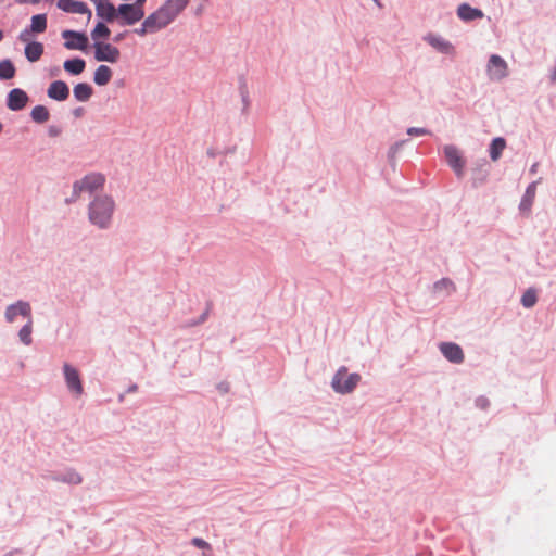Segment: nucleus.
<instances>
[{
	"mask_svg": "<svg viewBox=\"0 0 556 556\" xmlns=\"http://www.w3.org/2000/svg\"><path fill=\"white\" fill-rule=\"evenodd\" d=\"M189 0H166L155 12L144 18L135 33L141 37L168 26L188 5Z\"/></svg>",
	"mask_w": 556,
	"mask_h": 556,
	"instance_id": "obj_1",
	"label": "nucleus"
},
{
	"mask_svg": "<svg viewBox=\"0 0 556 556\" xmlns=\"http://www.w3.org/2000/svg\"><path fill=\"white\" fill-rule=\"evenodd\" d=\"M189 0H166L155 12L144 18L135 33L141 37L168 26L188 5Z\"/></svg>",
	"mask_w": 556,
	"mask_h": 556,
	"instance_id": "obj_2",
	"label": "nucleus"
},
{
	"mask_svg": "<svg viewBox=\"0 0 556 556\" xmlns=\"http://www.w3.org/2000/svg\"><path fill=\"white\" fill-rule=\"evenodd\" d=\"M114 203L109 197H100L89 206V219L100 228L106 227L112 218Z\"/></svg>",
	"mask_w": 556,
	"mask_h": 556,
	"instance_id": "obj_3",
	"label": "nucleus"
},
{
	"mask_svg": "<svg viewBox=\"0 0 556 556\" xmlns=\"http://www.w3.org/2000/svg\"><path fill=\"white\" fill-rule=\"evenodd\" d=\"M361 381L358 374H349L345 367H341L332 378L333 390L341 394L351 393Z\"/></svg>",
	"mask_w": 556,
	"mask_h": 556,
	"instance_id": "obj_4",
	"label": "nucleus"
},
{
	"mask_svg": "<svg viewBox=\"0 0 556 556\" xmlns=\"http://www.w3.org/2000/svg\"><path fill=\"white\" fill-rule=\"evenodd\" d=\"M104 181L105 179L103 175L99 173H91L74 184V192L79 193L86 191L91 193L102 188Z\"/></svg>",
	"mask_w": 556,
	"mask_h": 556,
	"instance_id": "obj_5",
	"label": "nucleus"
},
{
	"mask_svg": "<svg viewBox=\"0 0 556 556\" xmlns=\"http://www.w3.org/2000/svg\"><path fill=\"white\" fill-rule=\"evenodd\" d=\"M144 16L142 8L134 4H121L117 8V17L121 18V24L132 25Z\"/></svg>",
	"mask_w": 556,
	"mask_h": 556,
	"instance_id": "obj_6",
	"label": "nucleus"
},
{
	"mask_svg": "<svg viewBox=\"0 0 556 556\" xmlns=\"http://www.w3.org/2000/svg\"><path fill=\"white\" fill-rule=\"evenodd\" d=\"M119 55V50L111 43H94V59L99 62L105 61L110 63H115L118 61Z\"/></svg>",
	"mask_w": 556,
	"mask_h": 556,
	"instance_id": "obj_7",
	"label": "nucleus"
},
{
	"mask_svg": "<svg viewBox=\"0 0 556 556\" xmlns=\"http://www.w3.org/2000/svg\"><path fill=\"white\" fill-rule=\"evenodd\" d=\"M65 382L68 390L74 393L76 396H79L84 392L83 383L80 380V375L78 370L72 367L70 364L65 363L63 366Z\"/></svg>",
	"mask_w": 556,
	"mask_h": 556,
	"instance_id": "obj_8",
	"label": "nucleus"
},
{
	"mask_svg": "<svg viewBox=\"0 0 556 556\" xmlns=\"http://www.w3.org/2000/svg\"><path fill=\"white\" fill-rule=\"evenodd\" d=\"M62 37L66 39L64 47L68 50H86L88 46V38L84 33L74 30H64Z\"/></svg>",
	"mask_w": 556,
	"mask_h": 556,
	"instance_id": "obj_9",
	"label": "nucleus"
},
{
	"mask_svg": "<svg viewBox=\"0 0 556 556\" xmlns=\"http://www.w3.org/2000/svg\"><path fill=\"white\" fill-rule=\"evenodd\" d=\"M488 73L491 79L501 80L508 74V66L504 59L493 54L488 63Z\"/></svg>",
	"mask_w": 556,
	"mask_h": 556,
	"instance_id": "obj_10",
	"label": "nucleus"
},
{
	"mask_svg": "<svg viewBox=\"0 0 556 556\" xmlns=\"http://www.w3.org/2000/svg\"><path fill=\"white\" fill-rule=\"evenodd\" d=\"M444 155L448 165L454 169L457 176H462L465 167V161L459 150L454 146L444 147Z\"/></svg>",
	"mask_w": 556,
	"mask_h": 556,
	"instance_id": "obj_11",
	"label": "nucleus"
},
{
	"mask_svg": "<svg viewBox=\"0 0 556 556\" xmlns=\"http://www.w3.org/2000/svg\"><path fill=\"white\" fill-rule=\"evenodd\" d=\"M96 7L97 16L105 22L117 18V9L109 0H90Z\"/></svg>",
	"mask_w": 556,
	"mask_h": 556,
	"instance_id": "obj_12",
	"label": "nucleus"
},
{
	"mask_svg": "<svg viewBox=\"0 0 556 556\" xmlns=\"http://www.w3.org/2000/svg\"><path fill=\"white\" fill-rule=\"evenodd\" d=\"M58 8L67 13L87 14L91 18V11L87 4L77 0H58Z\"/></svg>",
	"mask_w": 556,
	"mask_h": 556,
	"instance_id": "obj_13",
	"label": "nucleus"
},
{
	"mask_svg": "<svg viewBox=\"0 0 556 556\" xmlns=\"http://www.w3.org/2000/svg\"><path fill=\"white\" fill-rule=\"evenodd\" d=\"M440 351L446 359L452 363L460 364L464 361V352L462 348L453 342H443L440 344Z\"/></svg>",
	"mask_w": 556,
	"mask_h": 556,
	"instance_id": "obj_14",
	"label": "nucleus"
},
{
	"mask_svg": "<svg viewBox=\"0 0 556 556\" xmlns=\"http://www.w3.org/2000/svg\"><path fill=\"white\" fill-rule=\"evenodd\" d=\"M17 315H22L24 317L30 318L31 317V308H30L29 303L24 302V301H18L15 304H12L7 307L5 319L9 323H13Z\"/></svg>",
	"mask_w": 556,
	"mask_h": 556,
	"instance_id": "obj_15",
	"label": "nucleus"
},
{
	"mask_svg": "<svg viewBox=\"0 0 556 556\" xmlns=\"http://www.w3.org/2000/svg\"><path fill=\"white\" fill-rule=\"evenodd\" d=\"M27 93L18 88L12 89L8 94L7 105L12 111H20L27 104Z\"/></svg>",
	"mask_w": 556,
	"mask_h": 556,
	"instance_id": "obj_16",
	"label": "nucleus"
},
{
	"mask_svg": "<svg viewBox=\"0 0 556 556\" xmlns=\"http://www.w3.org/2000/svg\"><path fill=\"white\" fill-rule=\"evenodd\" d=\"M49 98L56 101H65L70 96V88L63 80L52 81L47 90Z\"/></svg>",
	"mask_w": 556,
	"mask_h": 556,
	"instance_id": "obj_17",
	"label": "nucleus"
},
{
	"mask_svg": "<svg viewBox=\"0 0 556 556\" xmlns=\"http://www.w3.org/2000/svg\"><path fill=\"white\" fill-rule=\"evenodd\" d=\"M425 40L431 47H433L435 50H438L441 53H445V54L454 53V47L448 41H446L444 38H442V37H440L438 35L428 34L425 37Z\"/></svg>",
	"mask_w": 556,
	"mask_h": 556,
	"instance_id": "obj_18",
	"label": "nucleus"
},
{
	"mask_svg": "<svg viewBox=\"0 0 556 556\" xmlns=\"http://www.w3.org/2000/svg\"><path fill=\"white\" fill-rule=\"evenodd\" d=\"M457 15L463 21H472L476 18H481L483 13L478 9L471 8L467 3H463L457 9Z\"/></svg>",
	"mask_w": 556,
	"mask_h": 556,
	"instance_id": "obj_19",
	"label": "nucleus"
},
{
	"mask_svg": "<svg viewBox=\"0 0 556 556\" xmlns=\"http://www.w3.org/2000/svg\"><path fill=\"white\" fill-rule=\"evenodd\" d=\"M43 54V45L38 41L28 42L25 47V56L29 62H37Z\"/></svg>",
	"mask_w": 556,
	"mask_h": 556,
	"instance_id": "obj_20",
	"label": "nucleus"
},
{
	"mask_svg": "<svg viewBox=\"0 0 556 556\" xmlns=\"http://www.w3.org/2000/svg\"><path fill=\"white\" fill-rule=\"evenodd\" d=\"M64 70L72 75H79L86 67V62L83 59L75 58L66 60L63 64Z\"/></svg>",
	"mask_w": 556,
	"mask_h": 556,
	"instance_id": "obj_21",
	"label": "nucleus"
},
{
	"mask_svg": "<svg viewBox=\"0 0 556 556\" xmlns=\"http://www.w3.org/2000/svg\"><path fill=\"white\" fill-rule=\"evenodd\" d=\"M112 78V70L106 65H100L96 72L93 80L98 86H105Z\"/></svg>",
	"mask_w": 556,
	"mask_h": 556,
	"instance_id": "obj_22",
	"label": "nucleus"
},
{
	"mask_svg": "<svg viewBox=\"0 0 556 556\" xmlns=\"http://www.w3.org/2000/svg\"><path fill=\"white\" fill-rule=\"evenodd\" d=\"M506 148V140L502 137L494 138L490 144V157L496 162Z\"/></svg>",
	"mask_w": 556,
	"mask_h": 556,
	"instance_id": "obj_23",
	"label": "nucleus"
},
{
	"mask_svg": "<svg viewBox=\"0 0 556 556\" xmlns=\"http://www.w3.org/2000/svg\"><path fill=\"white\" fill-rule=\"evenodd\" d=\"M74 97L80 102L88 101L92 96V88L87 83H79L74 87Z\"/></svg>",
	"mask_w": 556,
	"mask_h": 556,
	"instance_id": "obj_24",
	"label": "nucleus"
},
{
	"mask_svg": "<svg viewBox=\"0 0 556 556\" xmlns=\"http://www.w3.org/2000/svg\"><path fill=\"white\" fill-rule=\"evenodd\" d=\"M47 28V16L46 14H37L31 17L30 31L41 34Z\"/></svg>",
	"mask_w": 556,
	"mask_h": 556,
	"instance_id": "obj_25",
	"label": "nucleus"
},
{
	"mask_svg": "<svg viewBox=\"0 0 556 556\" xmlns=\"http://www.w3.org/2000/svg\"><path fill=\"white\" fill-rule=\"evenodd\" d=\"M30 116L34 122L41 124L49 119L50 113H49V110L45 105H36L31 110Z\"/></svg>",
	"mask_w": 556,
	"mask_h": 556,
	"instance_id": "obj_26",
	"label": "nucleus"
},
{
	"mask_svg": "<svg viewBox=\"0 0 556 556\" xmlns=\"http://www.w3.org/2000/svg\"><path fill=\"white\" fill-rule=\"evenodd\" d=\"M15 75V67L10 60L0 62V79L7 80L13 78Z\"/></svg>",
	"mask_w": 556,
	"mask_h": 556,
	"instance_id": "obj_27",
	"label": "nucleus"
},
{
	"mask_svg": "<svg viewBox=\"0 0 556 556\" xmlns=\"http://www.w3.org/2000/svg\"><path fill=\"white\" fill-rule=\"evenodd\" d=\"M31 331H33V320L30 317V318H28L27 324L18 332L20 340L25 345H29L31 343Z\"/></svg>",
	"mask_w": 556,
	"mask_h": 556,
	"instance_id": "obj_28",
	"label": "nucleus"
},
{
	"mask_svg": "<svg viewBox=\"0 0 556 556\" xmlns=\"http://www.w3.org/2000/svg\"><path fill=\"white\" fill-rule=\"evenodd\" d=\"M538 295L534 289H528L521 296V304L526 308H531L535 305Z\"/></svg>",
	"mask_w": 556,
	"mask_h": 556,
	"instance_id": "obj_29",
	"label": "nucleus"
},
{
	"mask_svg": "<svg viewBox=\"0 0 556 556\" xmlns=\"http://www.w3.org/2000/svg\"><path fill=\"white\" fill-rule=\"evenodd\" d=\"M110 34L111 31L104 23H98L91 31V37L93 40H98L100 38L108 39Z\"/></svg>",
	"mask_w": 556,
	"mask_h": 556,
	"instance_id": "obj_30",
	"label": "nucleus"
},
{
	"mask_svg": "<svg viewBox=\"0 0 556 556\" xmlns=\"http://www.w3.org/2000/svg\"><path fill=\"white\" fill-rule=\"evenodd\" d=\"M534 194H535L534 188L529 187L526 191L523 199L521 200V203H520L521 211H527V212L530 211V207L533 203Z\"/></svg>",
	"mask_w": 556,
	"mask_h": 556,
	"instance_id": "obj_31",
	"label": "nucleus"
},
{
	"mask_svg": "<svg viewBox=\"0 0 556 556\" xmlns=\"http://www.w3.org/2000/svg\"><path fill=\"white\" fill-rule=\"evenodd\" d=\"M407 134L409 136H425L428 135L429 131L425 128L410 127L407 129Z\"/></svg>",
	"mask_w": 556,
	"mask_h": 556,
	"instance_id": "obj_32",
	"label": "nucleus"
},
{
	"mask_svg": "<svg viewBox=\"0 0 556 556\" xmlns=\"http://www.w3.org/2000/svg\"><path fill=\"white\" fill-rule=\"evenodd\" d=\"M61 132H62V129L59 126L51 125L48 128V134H49L50 137H58V136L61 135Z\"/></svg>",
	"mask_w": 556,
	"mask_h": 556,
	"instance_id": "obj_33",
	"label": "nucleus"
},
{
	"mask_svg": "<svg viewBox=\"0 0 556 556\" xmlns=\"http://www.w3.org/2000/svg\"><path fill=\"white\" fill-rule=\"evenodd\" d=\"M216 388L220 393L226 394L230 390V384L227 381H223L218 383Z\"/></svg>",
	"mask_w": 556,
	"mask_h": 556,
	"instance_id": "obj_34",
	"label": "nucleus"
},
{
	"mask_svg": "<svg viewBox=\"0 0 556 556\" xmlns=\"http://www.w3.org/2000/svg\"><path fill=\"white\" fill-rule=\"evenodd\" d=\"M18 39L23 42H27L28 39H29V30L25 29L23 30L20 36H18Z\"/></svg>",
	"mask_w": 556,
	"mask_h": 556,
	"instance_id": "obj_35",
	"label": "nucleus"
},
{
	"mask_svg": "<svg viewBox=\"0 0 556 556\" xmlns=\"http://www.w3.org/2000/svg\"><path fill=\"white\" fill-rule=\"evenodd\" d=\"M192 543L198 547H204L206 545V542L204 540L198 538L193 539Z\"/></svg>",
	"mask_w": 556,
	"mask_h": 556,
	"instance_id": "obj_36",
	"label": "nucleus"
},
{
	"mask_svg": "<svg viewBox=\"0 0 556 556\" xmlns=\"http://www.w3.org/2000/svg\"><path fill=\"white\" fill-rule=\"evenodd\" d=\"M441 286H443V287L452 286V282H451V281H448V280L443 279L442 281H440V282L435 283V288H439V287H441Z\"/></svg>",
	"mask_w": 556,
	"mask_h": 556,
	"instance_id": "obj_37",
	"label": "nucleus"
},
{
	"mask_svg": "<svg viewBox=\"0 0 556 556\" xmlns=\"http://www.w3.org/2000/svg\"><path fill=\"white\" fill-rule=\"evenodd\" d=\"M70 481L73 483H79L81 481V478L78 475H75L70 479Z\"/></svg>",
	"mask_w": 556,
	"mask_h": 556,
	"instance_id": "obj_38",
	"label": "nucleus"
},
{
	"mask_svg": "<svg viewBox=\"0 0 556 556\" xmlns=\"http://www.w3.org/2000/svg\"><path fill=\"white\" fill-rule=\"evenodd\" d=\"M18 3H23V2H26V0H16ZM41 0H27V2H30V3H39Z\"/></svg>",
	"mask_w": 556,
	"mask_h": 556,
	"instance_id": "obj_39",
	"label": "nucleus"
},
{
	"mask_svg": "<svg viewBox=\"0 0 556 556\" xmlns=\"http://www.w3.org/2000/svg\"><path fill=\"white\" fill-rule=\"evenodd\" d=\"M551 79H552V81H553V83H555V84H556V68H554V70L552 71Z\"/></svg>",
	"mask_w": 556,
	"mask_h": 556,
	"instance_id": "obj_40",
	"label": "nucleus"
},
{
	"mask_svg": "<svg viewBox=\"0 0 556 556\" xmlns=\"http://www.w3.org/2000/svg\"><path fill=\"white\" fill-rule=\"evenodd\" d=\"M144 2L146 0H137L136 3H134V5H139V8H142Z\"/></svg>",
	"mask_w": 556,
	"mask_h": 556,
	"instance_id": "obj_41",
	"label": "nucleus"
},
{
	"mask_svg": "<svg viewBox=\"0 0 556 556\" xmlns=\"http://www.w3.org/2000/svg\"><path fill=\"white\" fill-rule=\"evenodd\" d=\"M122 39V35H118L117 37H115V41H119Z\"/></svg>",
	"mask_w": 556,
	"mask_h": 556,
	"instance_id": "obj_42",
	"label": "nucleus"
},
{
	"mask_svg": "<svg viewBox=\"0 0 556 556\" xmlns=\"http://www.w3.org/2000/svg\"><path fill=\"white\" fill-rule=\"evenodd\" d=\"M2 38H3V34H2V31L0 30V41L2 40Z\"/></svg>",
	"mask_w": 556,
	"mask_h": 556,
	"instance_id": "obj_43",
	"label": "nucleus"
}]
</instances>
